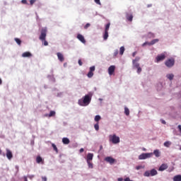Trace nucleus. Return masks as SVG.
<instances>
[{
  "label": "nucleus",
  "mask_w": 181,
  "mask_h": 181,
  "mask_svg": "<svg viewBox=\"0 0 181 181\" xmlns=\"http://www.w3.org/2000/svg\"><path fill=\"white\" fill-rule=\"evenodd\" d=\"M93 97V94L89 93L86 95L83 99H80L78 102V104L81 107H86L88 105L91 103V98Z\"/></svg>",
  "instance_id": "obj_1"
},
{
  "label": "nucleus",
  "mask_w": 181,
  "mask_h": 181,
  "mask_svg": "<svg viewBox=\"0 0 181 181\" xmlns=\"http://www.w3.org/2000/svg\"><path fill=\"white\" fill-rule=\"evenodd\" d=\"M156 175H158V171L156 169H152L150 171H146L144 174V176L149 177V176H156Z\"/></svg>",
  "instance_id": "obj_2"
},
{
  "label": "nucleus",
  "mask_w": 181,
  "mask_h": 181,
  "mask_svg": "<svg viewBox=\"0 0 181 181\" xmlns=\"http://www.w3.org/2000/svg\"><path fill=\"white\" fill-rule=\"evenodd\" d=\"M153 155V153H143L139 156V159L140 160L148 159V158H152Z\"/></svg>",
  "instance_id": "obj_3"
},
{
  "label": "nucleus",
  "mask_w": 181,
  "mask_h": 181,
  "mask_svg": "<svg viewBox=\"0 0 181 181\" xmlns=\"http://www.w3.org/2000/svg\"><path fill=\"white\" fill-rule=\"evenodd\" d=\"M109 139L110 142H112V144H119V137L117 136L115 134L110 135Z\"/></svg>",
  "instance_id": "obj_4"
},
{
  "label": "nucleus",
  "mask_w": 181,
  "mask_h": 181,
  "mask_svg": "<svg viewBox=\"0 0 181 181\" xmlns=\"http://www.w3.org/2000/svg\"><path fill=\"white\" fill-rule=\"evenodd\" d=\"M165 64L166 67L170 69V67H173L175 66V59L171 58L168 59L165 62Z\"/></svg>",
  "instance_id": "obj_5"
},
{
  "label": "nucleus",
  "mask_w": 181,
  "mask_h": 181,
  "mask_svg": "<svg viewBox=\"0 0 181 181\" xmlns=\"http://www.w3.org/2000/svg\"><path fill=\"white\" fill-rule=\"evenodd\" d=\"M165 59H166V54L163 53L161 54H158L156 57V63H159V62H163V60H165Z\"/></svg>",
  "instance_id": "obj_6"
},
{
  "label": "nucleus",
  "mask_w": 181,
  "mask_h": 181,
  "mask_svg": "<svg viewBox=\"0 0 181 181\" xmlns=\"http://www.w3.org/2000/svg\"><path fill=\"white\" fill-rule=\"evenodd\" d=\"M105 161L107 163H110V165H114V163H117V160H115L114 158L111 156H107L105 158Z\"/></svg>",
  "instance_id": "obj_7"
},
{
  "label": "nucleus",
  "mask_w": 181,
  "mask_h": 181,
  "mask_svg": "<svg viewBox=\"0 0 181 181\" xmlns=\"http://www.w3.org/2000/svg\"><path fill=\"white\" fill-rule=\"evenodd\" d=\"M40 40H44L43 45H44V46H46V40H45V39H46V30H42L41 35L40 36Z\"/></svg>",
  "instance_id": "obj_8"
},
{
  "label": "nucleus",
  "mask_w": 181,
  "mask_h": 181,
  "mask_svg": "<svg viewBox=\"0 0 181 181\" xmlns=\"http://www.w3.org/2000/svg\"><path fill=\"white\" fill-rule=\"evenodd\" d=\"M6 156L8 160H11L12 158H13V154L12 153V151L9 150V148L6 149Z\"/></svg>",
  "instance_id": "obj_9"
},
{
  "label": "nucleus",
  "mask_w": 181,
  "mask_h": 181,
  "mask_svg": "<svg viewBox=\"0 0 181 181\" xmlns=\"http://www.w3.org/2000/svg\"><path fill=\"white\" fill-rule=\"evenodd\" d=\"M115 73V66L112 65L108 68V74L110 76H112Z\"/></svg>",
  "instance_id": "obj_10"
},
{
  "label": "nucleus",
  "mask_w": 181,
  "mask_h": 181,
  "mask_svg": "<svg viewBox=\"0 0 181 181\" xmlns=\"http://www.w3.org/2000/svg\"><path fill=\"white\" fill-rule=\"evenodd\" d=\"M77 39L81 42V43L86 44V39L84 38V36L81 34L77 35Z\"/></svg>",
  "instance_id": "obj_11"
},
{
  "label": "nucleus",
  "mask_w": 181,
  "mask_h": 181,
  "mask_svg": "<svg viewBox=\"0 0 181 181\" xmlns=\"http://www.w3.org/2000/svg\"><path fill=\"white\" fill-rule=\"evenodd\" d=\"M57 56L59 62H64V56L63 55V54H62L61 52H57Z\"/></svg>",
  "instance_id": "obj_12"
},
{
  "label": "nucleus",
  "mask_w": 181,
  "mask_h": 181,
  "mask_svg": "<svg viewBox=\"0 0 181 181\" xmlns=\"http://www.w3.org/2000/svg\"><path fill=\"white\" fill-rule=\"evenodd\" d=\"M93 158H94V154L88 153L86 156V162H91V160H93Z\"/></svg>",
  "instance_id": "obj_13"
},
{
  "label": "nucleus",
  "mask_w": 181,
  "mask_h": 181,
  "mask_svg": "<svg viewBox=\"0 0 181 181\" xmlns=\"http://www.w3.org/2000/svg\"><path fill=\"white\" fill-rule=\"evenodd\" d=\"M166 169H168V165L167 164H162L158 170H160V172H163V170H166Z\"/></svg>",
  "instance_id": "obj_14"
},
{
  "label": "nucleus",
  "mask_w": 181,
  "mask_h": 181,
  "mask_svg": "<svg viewBox=\"0 0 181 181\" xmlns=\"http://www.w3.org/2000/svg\"><path fill=\"white\" fill-rule=\"evenodd\" d=\"M22 57H32V54L29 52H23L22 54Z\"/></svg>",
  "instance_id": "obj_15"
},
{
  "label": "nucleus",
  "mask_w": 181,
  "mask_h": 181,
  "mask_svg": "<svg viewBox=\"0 0 181 181\" xmlns=\"http://www.w3.org/2000/svg\"><path fill=\"white\" fill-rule=\"evenodd\" d=\"M62 142L64 145H69V144H70V140L67 137H64L62 139Z\"/></svg>",
  "instance_id": "obj_16"
},
{
  "label": "nucleus",
  "mask_w": 181,
  "mask_h": 181,
  "mask_svg": "<svg viewBox=\"0 0 181 181\" xmlns=\"http://www.w3.org/2000/svg\"><path fill=\"white\" fill-rule=\"evenodd\" d=\"M153 155H155L156 158H159L160 156V151L159 150H154Z\"/></svg>",
  "instance_id": "obj_17"
},
{
  "label": "nucleus",
  "mask_w": 181,
  "mask_h": 181,
  "mask_svg": "<svg viewBox=\"0 0 181 181\" xmlns=\"http://www.w3.org/2000/svg\"><path fill=\"white\" fill-rule=\"evenodd\" d=\"M127 21H129V22H132V19H134V16H132V14H127L126 16Z\"/></svg>",
  "instance_id": "obj_18"
},
{
  "label": "nucleus",
  "mask_w": 181,
  "mask_h": 181,
  "mask_svg": "<svg viewBox=\"0 0 181 181\" xmlns=\"http://www.w3.org/2000/svg\"><path fill=\"white\" fill-rule=\"evenodd\" d=\"M55 115H56V112H54V110H51L49 114L46 115V117H54Z\"/></svg>",
  "instance_id": "obj_19"
},
{
  "label": "nucleus",
  "mask_w": 181,
  "mask_h": 181,
  "mask_svg": "<svg viewBox=\"0 0 181 181\" xmlns=\"http://www.w3.org/2000/svg\"><path fill=\"white\" fill-rule=\"evenodd\" d=\"M36 162H37V163H44L43 158H42V157H40V156L37 157Z\"/></svg>",
  "instance_id": "obj_20"
},
{
  "label": "nucleus",
  "mask_w": 181,
  "mask_h": 181,
  "mask_svg": "<svg viewBox=\"0 0 181 181\" xmlns=\"http://www.w3.org/2000/svg\"><path fill=\"white\" fill-rule=\"evenodd\" d=\"M173 181H181V175L174 176Z\"/></svg>",
  "instance_id": "obj_21"
},
{
  "label": "nucleus",
  "mask_w": 181,
  "mask_h": 181,
  "mask_svg": "<svg viewBox=\"0 0 181 181\" xmlns=\"http://www.w3.org/2000/svg\"><path fill=\"white\" fill-rule=\"evenodd\" d=\"M167 78H168V80H173V78L175 77V76L173 74H167L166 76Z\"/></svg>",
  "instance_id": "obj_22"
},
{
  "label": "nucleus",
  "mask_w": 181,
  "mask_h": 181,
  "mask_svg": "<svg viewBox=\"0 0 181 181\" xmlns=\"http://www.w3.org/2000/svg\"><path fill=\"white\" fill-rule=\"evenodd\" d=\"M52 146L54 151H56V153H59V149L57 148V146H56V144H52Z\"/></svg>",
  "instance_id": "obj_23"
},
{
  "label": "nucleus",
  "mask_w": 181,
  "mask_h": 181,
  "mask_svg": "<svg viewBox=\"0 0 181 181\" xmlns=\"http://www.w3.org/2000/svg\"><path fill=\"white\" fill-rule=\"evenodd\" d=\"M152 46L151 42H145L142 44V47H145V46Z\"/></svg>",
  "instance_id": "obj_24"
},
{
  "label": "nucleus",
  "mask_w": 181,
  "mask_h": 181,
  "mask_svg": "<svg viewBox=\"0 0 181 181\" xmlns=\"http://www.w3.org/2000/svg\"><path fill=\"white\" fill-rule=\"evenodd\" d=\"M124 52H125V47H121L119 49V54L122 56V54H124Z\"/></svg>",
  "instance_id": "obj_25"
},
{
  "label": "nucleus",
  "mask_w": 181,
  "mask_h": 181,
  "mask_svg": "<svg viewBox=\"0 0 181 181\" xmlns=\"http://www.w3.org/2000/svg\"><path fill=\"white\" fill-rule=\"evenodd\" d=\"M133 66L134 67H135L136 69H138L139 66V63L138 62H135V60H133Z\"/></svg>",
  "instance_id": "obj_26"
},
{
  "label": "nucleus",
  "mask_w": 181,
  "mask_h": 181,
  "mask_svg": "<svg viewBox=\"0 0 181 181\" xmlns=\"http://www.w3.org/2000/svg\"><path fill=\"white\" fill-rule=\"evenodd\" d=\"M170 145H172V143L170 141H165L164 143V146H165L166 148H169Z\"/></svg>",
  "instance_id": "obj_27"
},
{
  "label": "nucleus",
  "mask_w": 181,
  "mask_h": 181,
  "mask_svg": "<svg viewBox=\"0 0 181 181\" xmlns=\"http://www.w3.org/2000/svg\"><path fill=\"white\" fill-rule=\"evenodd\" d=\"M103 38H104V40H107L108 39V31H105Z\"/></svg>",
  "instance_id": "obj_28"
},
{
  "label": "nucleus",
  "mask_w": 181,
  "mask_h": 181,
  "mask_svg": "<svg viewBox=\"0 0 181 181\" xmlns=\"http://www.w3.org/2000/svg\"><path fill=\"white\" fill-rule=\"evenodd\" d=\"M151 42V46H153V45H156V43H158V42H159V39H154Z\"/></svg>",
  "instance_id": "obj_29"
},
{
  "label": "nucleus",
  "mask_w": 181,
  "mask_h": 181,
  "mask_svg": "<svg viewBox=\"0 0 181 181\" xmlns=\"http://www.w3.org/2000/svg\"><path fill=\"white\" fill-rule=\"evenodd\" d=\"M100 119H101V116H100V115H96V116L95 117V121L97 123H98V121H100Z\"/></svg>",
  "instance_id": "obj_30"
},
{
  "label": "nucleus",
  "mask_w": 181,
  "mask_h": 181,
  "mask_svg": "<svg viewBox=\"0 0 181 181\" xmlns=\"http://www.w3.org/2000/svg\"><path fill=\"white\" fill-rule=\"evenodd\" d=\"M88 77L89 78H91V77H93L94 76V73L91 72L90 71H89V72L87 74Z\"/></svg>",
  "instance_id": "obj_31"
},
{
  "label": "nucleus",
  "mask_w": 181,
  "mask_h": 181,
  "mask_svg": "<svg viewBox=\"0 0 181 181\" xmlns=\"http://www.w3.org/2000/svg\"><path fill=\"white\" fill-rule=\"evenodd\" d=\"M124 114L126 115H129V109H128V107H124Z\"/></svg>",
  "instance_id": "obj_32"
},
{
  "label": "nucleus",
  "mask_w": 181,
  "mask_h": 181,
  "mask_svg": "<svg viewBox=\"0 0 181 181\" xmlns=\"http://www.w3.org/2000/svg\"><path fill=\"white\" fill-rule=\"evenodd\" d=\"M15 42L21 46L22 41L19 38H15Z\"/></svg>",
  "instance_id": "obj_33"
},
{
  "label": "nucleus",
  "mask_w": 181,
  "mask_h": 181,
  "mask_svg": "<svg viewBox=\"0 0 181 181\" xmlns=\"http://www.w3.org/2000/svg\"><path fill=\"white\" fill-rule=\"evenodd\" d=\"M110 25L111 23H110L106 25L105 32H108V30H110Z\"/></svg>",
  "instance_id": "obj_34"
},
{
  "label": "nucleus",
  "mask_w": 181,
  "mask_h": 181,
  "mask_svg": "<svg viewBox=\"0 0 181 181\" xmlns=\"http://www.w3.org/2000/svg\"><path fill=\"white\" fill-rule=\"evenodd\" d=\"M87 163H88V168L90 169H93V163H91V161H87Z\"/></svg>",
  "instance_id": "obj_35"
},
{
  "label": "nucleus",
  "mask_w": 181,
  "mask_h": 181,
  "mask_svg": "<svg viewBox=\"0 0 181 181\" xmlns=\"http://www.w3.org/2000/svg\"><path fill=\"white\" fill-rule=\"evenodd\" d=\"M94 128L95 131H98L100 129V125L98 124V122L94 125Z\"/></svg>",
  "instance_id": "obj_36"
},
{
  "label": "nucleus",
  "mask_w": 181,
  "mask_h": 181,
  "mask_svg": "<svg viewBox=\"0 0 181 181\" xmlns=\"http://www.w3.org/2000/svg\"><path fill=\"white\" fill-rule=\"evenodd\" d=\"M91 26V24L90 23H86V25H84V29H88Z\"/></svg>",
  "instance_id": "obj_37"
},
{
  "label": "nucleus",
  "mask_w": 181,
  "mask_h": 181,
  "mask_svg": "<svg viewBox=\"0 0 181 181\" xmlns=\"http://www.w3.org/2000/svg\"><path fill=\"white\" fill-rule=\"evenodd\" d=\"M95 71V66H93L90 67L89 71H91L93 73V71Z\"/></svg>",
  "instance_id": "obj_38"
},
{
  "label": "nucleus",
  "mask_w": 181,
  "mask_h": 181,
  "mask_svg": "<svg viewBox=\"0 0 181 181\" xmlns=\"http://www.w3.org/2000/svg\"><path fill=\"white\" fill-rule=\"evenodd\" d=\"M148 37H152V38L155 37V34H153L152 33H148Z\"/></svg>",
  "instance_id": "obj_39"
},
{
  "label": "nucleus",
  "mask_w": 181,
  "mask_h": 181,
  "mask_svg": "<svg viewBox=\"0 0 181 181\" xmlns=\"http://www.w3.org/2000/svg\"><path fill=\"white\" fill-rule=\"evenodd\" d=\"M113 56H114L115 57H117V56H118V49H116V50L115 51V52L113 53Z\"/></svg>",
  "instance_id": "obj_40"
},
{
  "label": "nucleus",
  "mask_w": 181,
  "mask_h": 181,
  "mask_svg": "<svg viewBox=\"0 0 181 181\" xmlns=\"http://www.w3.org/2000/svg\"><path fill=\"white\" fill-rule=\"evenodd\" d=\"M141 71H142V69L141 68V66H139V68H137V73L139 74Z\"/></svg>",
  "instance_id": "obj_41"
},
{
  "label": "nucleus",
  "mask_w": 181,
  "mask_h": 181,
  "mask_svg": "<svg viewBox=\"0 0 181 181\" xmlns=\"http://www.w3.org/2000/svg\"><path fill=\"white\" fill-rule=\"evenodd\" d=\"M95 4H97L98 5H101V2L100 1V0H94Z\"/></svg>",
  "instance_id": "obj_42"
},
{
  "label": "nucleus",
  "mask_w": 181,
  "mask_h": 181,
  "mask_svg": "<svg viewBox=\"0 0 181 181\" xmlns=\"http://www.w3.org/2000/svg\"><path fill=\"white\" fill-rule=\"evenodd\" d=\"M21 4H23L26 5V4H28V1H26V0H22V1H21Z\"/></svg>",
  "instance_id": "obj_43"
},
{
  "label": "nucleus",
  "mask_w": 181,
  "mask_h": 181,
  "mask_svg": "<svg viewBox=\"0 0 181 181\" xmlns=\"http://www.w3.org/2000/svg\"><path fill=\"white\" fill-rule=\"evenodd\" d=\"M140 59H141V58H139V57H136L135 58V59H133V60H135V63H136V62H139Z\"/></svg>",
  "instance_id": "obj_44"
},
{
  "label": "nucleus",
  "mask_w": 181,
  "mask_h": 181,
  "mask_svg": "<svg viewBox=\"0 0 181 181\" xmlns=\"http://www.w3.org/2000/svg\"><path fill=\"white\" fill-rule=\"evenodd\" d=\"M35 2H36V0H30V5H33V4H35Z\"/></svg>",
  "instance_id": "obj_45"
},
{
  "label": "nucleus",
  "mask_w": 181,
  "mask_h": 181,
  "mask_svg": "<svg viewBox=\"0 0 181 181\" xmlns=\"http://www.w3.org/2000/svg\"><path fill=\"white\" fill-rule=\"evenodd\" d=\"M78 63L79 66H83V62H81V59H78Z\"/></svg>",
  "instance_id": "obj_46"
},
{
  "label": "nucleus",
  "mask_w": 181,
  "mask_h": 181,
  "mask_svg": "<svg viewBox=\"0 0 181 181\" xmlns=\"http://www.w3.org/2000/svg\"><path fill=\"white\" fill-rule=\"evenodd\" d=\"M124 181H134V180H132L131 179H129V177H126L124 179Z\"/></svg>",
  "instance_id": "obj_47"
},
{
  "label": "nucleus",
  "mask_w": 181,
  "mask_h": 181,
  "mask_svg": "<svg viewBox=\"0 0 181 181\" xmlns=\"http://www.w3.org/2000/svg\"><path fill=\"white\" fill-rule=\"evenodd\" d=\"M79 152H80L81 153H83V152H84V148H81V149L79 150Z\"/></svg>",
  "instance_id": "obj_48"
},
{
  "label": "nucleus",
  "mask_w": 181,
  "mask_h": 181,
  "mask_svg": "<svg viewBox=\"0 0 181 181\" xmlns=\"http://www.w3.org/2000/svg\"><path fill=\"white\" fill-rule=\"evenodd\" d=\"M132 56H133V57H135V56H136V52H133Z\"/></svg>",
  "instance_id": "obj_49"
},
{
  "label": "nucleus",
  "mask_w": 181,
  "mask_h": 181,
  "mask_svg": "<svg viewBox=\"0 0 181 181\" xmlns=\"http://www.w3.org/2000/svg\"><path fill=\"white\" fill-rule=\"evenodd\" d=\"M23 179H24V181H28V177L24 176V177H23Z\"/></svg>",
  "instance_id": "obj_50"
},
{
  "label": "nucleus",
  "mask_w": 181,
  "mask_h": 181,
  "mask_svg": "<svg viewBox=\"0 0 181 181\" xmlns=\"http://www.w3.org/2000/svg\"><path fill=\"white\" fill-rule=\"evenodd\" d=\"M141 166H136V170H139V169H141Z\"/></svg>",
  "instance_id": "obj_51"
},
{
  "label": "nucleus",
  "mask_w": 181,
  "mask_h": 181,
  "mask_svg": "<svg viewBox=\"0 0 181 181\" xmlns=\"http://www.w3.org/2000/svg\"><path fill=\"white\" fill-rule=\"evenodd\" d=\"M161 122H162V124H166V122L163 119L161 120Z\"/></svg>",
  "instance_id": "obj_52"
},
{
  "label": "nucleus",
  "mask_w": 181,
  "mask_h": 181,
  "mask_svg": "<svg viewBox=\"0 0 181 181\" xmlns=\"http://www.w3.org/2000/svg\"><path fill=\"white\" fill-rule=\"evenodd\" d=\"M117 180H118V181H122V180H124V179H122V178H118Z\"/></svg>",
  "instance_id": "obj_53"
},
{
  "label": "nucleus",
  "mask_w": 181,
  "mask_h": 181,
  "mask_svg": "<svg viewBox=\"0 0 181 181\" xmlns=\"http://www.w3.org/2000/svg\"><path fill=\"white\" fill-rule=\"evenodd\" d=\"M42 180L46 181V177H42Z\"/></svg>",
  "instance_id": "obj_54"
},
{
  "label": "nucleus",
  "mask_w": 181,
  "mask_h": 181,
  "mask_svg": "<svg viewBox=\"0 0 181 181\" xmlns=\"http://www.w3.org/2000/svg\"><path fill=\"white\" fill-rule=\"evenodd\" d=\"M1 84H2V79H1V78H0V86H1Z\"/></svg>",
  "instance_id": "obj_55"
},
{
  "label": "nucleus",
  "mask_w": 181,
  "mask_h": 181,
  "mask_svg": "<svg viewBox=\"0 0 181 181\" xmlns=\"http://www.w3.org/2000/svg\"><path fill=\"white\" fill-rule=\"evenodd\" d=\"M2 154V150L0 149V155Z\"/></svg>",
  "instance_id": "obj_56"
},
{
  "label": "nucleus",
  "mask_w": 181,
  "mask_h": 181,
  "mask_svg": "<svg viewBox=\"0 0 181 181\" xmlns=\"http://www.w3.org/2000/svg\"><path fill=\"white\" fill-rule=\"evenodd\" d=\"M49 45V43L47 42H46V46H47Z\"/></svg>",
  "instance_id": "obj_57"
},
{
  "label": "nucleus",
  "mask_w": 181,
  "mask_h": 181,
  "mask_svg": "<svg viewBox=\"0 0 181 181\" xmlns=\"http://www.w3.org/2000/svg\"><path fill=\"white\" fill-rule=\"evenodd\" d=\"M143 151H146V148H143Z\"/></svg>",
  "instance_id": "obj_58"
},
{
  "label": "nucleus",
  "mask_w": 181,
  "mask_h": 181,
  "mask_svg": "<svg viewBox=\"0 0 181 181\" xmlns=\"http://www.w3.org/2000/svg\"><path fill=\"white\" fill-rule=\"evenodd\" d=\"M3 156H5V153H3Z\"/></svg>",
  "instance_id": "obj_59"
}]
</instances>
